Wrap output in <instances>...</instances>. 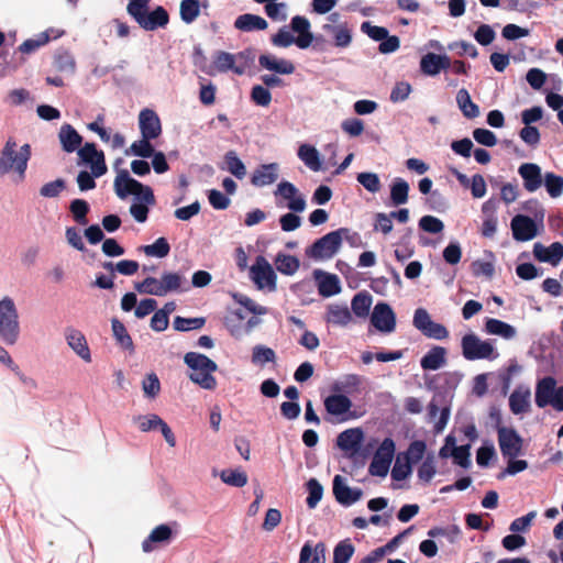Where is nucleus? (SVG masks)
Segmentation results:
<instances>
[{"label":"nucleus","mask_w":563,"mask_h":563,"mask_svg":"<svg viewBox=\"0 0 563 563\" xmlns=\"http://www.w3.org/2000/svg\"><path fill=\"white\" fill-rule=\"evenodd\" d=\"M394 454H395V442L391 438H386L383 440V442L378 446L374 456L382 461L388 462V464L390 465L391 461L394 459Z\"/></svg>","instance_id":"64"},{"label":"nucleus","mask_w":563,"mask_h":563,"mask_svg":"<svg viewBox=\"0 0 563 563\" xmlns=\"http://www.w3.org/2000/svg\"><path fill=\"white\" fill-rule=\"evenodd\" d=\"M372 324L382 332H393L396 328V316L388 303L378 302L371 316Z\"/></svg>","instance_id":"14"},{"label":"nucleus","mask_w":563,"mask_h":563,"mask_svg":"<svg viewBox=\"0 0 563 563\" xmlns=\"http://www.w3.org/2000/svg\"><path fill=\"white\" fill-rule=\"evenodd\" d=\"M427 417L429 422H434V431L441 432L448 423L450 417V408L443 407L440 410L437 399L433 398L428 405Z\"/></svg>","instance_id":"32"},{"label":"nucleus","mask_w":563,"mask_h":563,"mask_svg":"<svg viewBox=\"0 0 563 563\" xmlns=\"http://www.w3.org/2000/svg\"><path fill=\"white\" fill-rule=\"evenodd\" d=\"M323 552L324 544L322 542H319L316 545L314 553H312L311 545L309 543H306L301 548L298 563H324Z\"/></svg>","instance_id":"41"},{"label":"nucleus","mask_w":563,"mask_h":563,"mask_svg":"<svg viewBox=\"0 0 563 563\" xmlns=\"http://www.w3.org/2000/svg\"><path fill=\"white\" fill-rule=\"evenodd\" d=\"M81 143H62L63 150L73 153L78 150V156L81 162L89 164L95 177H101L108 170L102 151L96 148V143H85V146L78 148Z\"/></svg>","instance_id":"7"},{"label":"nucleus","mask_w":563,"mask_h":563,"mask_svg":"<svg viewBox=\"0 0 563 563\" xmlns=\"http://www.w3.org/2000/svg\"><path fill=\"white\" fill-rule=\"evenodd\" d=\"M279 176L277 163L260 165L251 176V184L255 187H264L274 184Z\"/></svg>","instance_id":"23"},{"label":"nucleus","mask_w":563,"mask_h":563,"mask_svg":"<svg viewBox=\"0 0 563 563\" xmlns=\"http://www.w3.org/2000/svg\"><path fill=\"white\" fill-rule=\"evenodd\" d=\"M362 490L360 488H351L343 483L341 475H335L333 478V495L338 503L344 506H351L362 497Z\"/></svg>","instance_id":"19"},{"label":"nucleus","mask_w":563,"mask_h":563,"mask_svg":"<svg viewBox=\"0 0 563 563\" xmlns=\"http://www.w3.org/2000/svg\"><path fill=\"white\" fill-rule=\"evenodd\" d=\"M220 478L223 483L233 487H243L247 484L246 473L239 470H223Z\"/></svg>","instance_id":"49"},{"label":"nucleus","mask_w":563,"mask_h":563,"mask_svg":"<svg viewBox=\"0 0 563 563\" xmlns=\"http://www.w3.org/2000/svg\"><path fill=\"white\" fill-rule=\"evenodd\" d=\"M420 69L423 74L429 76L438 75L441 71L438 62V54L428 53L424 56H422L420 60Z\"/></svg>","instance_id":"57"},{"label":"nucleus","mask_w":563,"mask_h":563,"mask_svg":"<svg viewBox=\"0 0 563 563\" xmlns=\"http://www.w3.org/2000/svg\"><path fill=\"white\" fill-rule=\"evenodd\" d=\"M234 27L242 32L264 31L268 27V23L260 15L244 13L235 19Z\"/></svg>","instance_id":"29"},{"label":"nucleus","mask_w":563,"mask_h":563,"mask_svg":"<svg viewBox=\"0 0 563 563\" xmlns=\"http://www.w3.org/2000/svg\"><path fill=\"white\" fill-rule=\"evenodd\" d=\"M531 391L529 387L518 386L509 396V408L514 415H522L530 411Z\"/></svg>","instance_id":"28"},{"label":"nucleus","mask_w":563,"mask_h":563,"mask_svg":"<svg viewBox=\"0 0 563 563\" xmlns=\"http://www.w3.org/2000/svg\"><path fill=\"white\" fill-rule=\"evenodd\" d=\"M69 210L73 214L74 220L80 224L85 225L88 223L87 214L90 210L89 203L84 199H74L70 202Z\"/></svg>","instance_id":"48"},{"label":"nucleus","mask_w":563,"mask_h":563,"mask_svg":"<svg viewBox=\"0 0 563 563\" xmlns=\"http://www.w3.org/2000/svg\"><path fill=\"white\" fill-rule=\"evenodd\" d=\"M325 321L333 325L345 327L352 321V313L346 306L330 305L327 309Z\"/></svg>","instance_id":"33"},{"label":"nucleus","mask_w":563,"mask_h":563,"mask_svg":"<svg viewBox=\"0 0 563 563\" xmlns=\"http://www.w3.org/2000/svg\"><path fill=\"white\" fill-rule=\"evenodd\" d=\"M139 124L143 139L142 141H151L153 139H157L161 135V120L154 110H142L139 115Z\"/></svg>","instance_id":"16"},{"label":"nucleus","mask_w":563,"mask_h":563,"mask_svg":"<svg viewBox=\"0 0 563 563\" xmlns=\"http://www.w3.org/2000/svg\"><path fill=\"white\" fill-rule=\"evenodd\" d=\"M111 323L113 336L115 338L118 344H120L125 350L133 351L134 344L124 324L115 318L112 319Z\"/></svg>","instance_id":"45"},{"label":"nucleus","mask_w":563,"mask_h":563,"mask_svg":"<svg viewBox=\"0 0 563 563\" xmlns=\"http://www.w3.org/2000/svg\"><path fill=\"white\" fill-rule=\"evenodd\" d=\"M446 362V350L443 346H433L421 358L420 365L424 371H437Z\"/></svg>","instance_id":"31"},{"label":"nucleus","mask_w":563,"mask_h":563,"mask_svg":"<svg viewBox=\"0 0 563 563\" xmlns=\"http://www.w3.org/2000/svg\"><path fill=\"white\" fill-rule=\"evenodd\" d=\"M142 189V184L132 178L128 170L122 169L114 179V191L121 199H125L129 195L137 194Z\"/></svg>","instance_id":"26"},{"label":"nucleus","mask_w":563,"mask_h":563,"mask_svg":"<svg viewBox=\"0 0 563 563\" xmlns=\"http://www.w3.org/2000/svg\"><path fill=\"white\" fill-rule=\"evenodd\" d=\"M53 66L59 73L73 74L76 68V62L74 56L69 52L62 51L55 54L53 59Z\"/></svg>","instance_id":"44"},{"label":"nucleus","mask_w":563,"mask_h":563,"mask_svg":"<svg viewBox=\"0 0 563 563\" xmlns=\"http://www.w3.org/2000/svg\"><path fill=\"white\" fill-rule=\"evenodd\" d=\"M363 440V430L361 428H351L338 435L336 445L344 452L355 454L360 451Z\"/></svg>","instance_id":"18"},{"label":"nucleus","mask_w":563,"mask_h":563,"mask_svg":"<svg viewBox=\"0 0 563 563\" xmlns=\"http://www.w3.org/2000/svg\"><path fill=\"white\" fill-rule=\"evenodd\" d=\"M275 265L279 273L290 276L299 269L300 262L294 255L279 253L275 258Z\"/></svg>","instance_id":"37"},{"label":"nucleus","mask_w":563,"mask_h":563,"mask_svg":"<svg viewBox=\"0 0 563 563\" xmlns=\"http://www.w3.org/2000/svg\"><path fill=\"white\" fill-rule=\"evenodd\" d=\"M350 230L340 228L331 231L322 238L316 240L312 245L307 249L306 254L314 260L331 258L341 247L343 238L349 240Z\"/></svg>","instance_id":"5"},{"label":"nucleus","mask_w":563,"mask_h":563,"mask_svg":"<svg viewBox=\"0 0 563 563\" xmlns=\"http://www.w3.org/2000/svg\"><path fill=\"white\" fill-rule=\"evenodd\" d=\"M434 456L428 455L418 468V477L424 483H429L435 475Z\"/></svg>","instance_id":"63"},{"label":"nucleus","mask_w":563,"mask_h":563,"mask_svg":"<svg viewBox=\"0 0 563 563\" xmlns=\"http://www.w3.org/2000/svg\"><path fill=\"white\" fill-rule=\"evenodd\" d=\"M184 361L192 371L189 378L203 389L213 390L217 387V379L212 375L218 369L214 361L205 354L188 352L185 354Z\"/></svg>","instance_id":"1"},{"label":"nucleus","mask_w":563,"mask_h":563,"mask_svg":"<svg viewBox=\"0 0 563 563\" xmlns=\"http://www.w3.org/2000/svg\"><path fill=\"white\" fill-rule=\"evenodd\" d=\"M261 68L277 75H291L296 70L295 64L286 58H279L274 54H261L258 57Z\"/></svg>","instance_id":"17"},{"label":"nucleus","mask_w":563,"mask_h":563,"mask_svg":"<svg viewBox=\"0 0 563 563\" xmlns=\"http://www.w3.org/2000/svg\"><path fill=\"white\" fill-rule=\"evenodd\" d=\"M471 445H460V446H453L451 450V456L453 457V461L455 464L463 468H467L471 465Z\"/></svg>","instance_id":"56"},{"label":"nucleus","mask_w":563,"mask_h":563,"mask_svg":"<svg viewBox=\"0 0 563 563\" xmlns=\"http://www.w3.org/2000/svg\"><path fill=\"white\" fill-rule=\"evenodd\" d=\"M205 323H206V319L202 317H200V318H184V317L177 316L174 319L175 330L181 331V332L201 329L205 325Z\"/></svg>","instance_id":"51"},{"label":"nucleus","mask_w":563,"mask_h":563,"mask_svg":"<svg viewBox=\"0 0 563 563\" xmlns=\"http://www.w3.org/2000/svg\"><path fill=\"white\" fill-rule=\"evenodd\" d=\"M290 26L294 32L298 33L296 45L302 49L309 47L313 41L309 20L305 16L296 15L291 19Z\"/></svg>","instance_id":"27"},{"label":"nucleus","mask_w":563,"mask_h":563,"mask_svg":"<svg viewBox=\"0 0 563 563\" xmlns=\"http://www.w3.org/2000/svg\"><path fill=\"white\" fill-rule=\"evenodd\" d=\"M65 188L66 181L63 178H57L43 185L40 189V195L44 198H56Z\"/></svg>","instance_id":"59"},{"label":"nucleus","mask_w":563,"mask_h":563,"mask_svg":"<svg viewBox=\"0 0 563 563\" xmlns=\"http://www.w3.org/2000/svg\"><path fill=\"white\" fill-rule=\"evenodd\" d=\"M287 5L284 2H271L265 4L264 10L267 16L273 21L283 22L287 19Z\"/></svg>","instance_id":"62"},{"label":"nucleus","mask_w":563,"mask_h":563,"mask_svg":"<svg viewBox=\"0 0 563 563\" xmlns=\"http://www.w3.org/2000/svg\"><path fill=\"white\" fill-rule=\"evenodd\" d=\"M251 278L255 283L258 289L267 288L269 291H275L277 288V276L267 262V260L258 255L255 263L250 268Z\"/></svg>","instance_id":"9"},{"label":"nucleus","mask_w":563,"mask_h":563,"mask_svg":"<svg viewBox=\"0 0 563 563\" xmlns=\"http://www.w3.org/2000/svg\"><path fill=\"white\" fill-rule=\"evenodd\" d=\"M512 236L516 241H530L538 234V228L533 219L528 216L517 214L511 219Z\"/></svg>","instance_id":"15"},{"label":"nucleus","mask_w":563,"mask_h":563,"mask_svg":"<svg viewBox=\"0 0 563 563\" xmlns=\"http://www.w3.org/2000/svg\"><path fill=\"white\" fill-rule=\"evenodd\" d=\"M276 354L273 349L265 345H255L252 353V362L254 364H265L275 362Z\"/></svg>","instance_id":"55"},{"label":"nucleus","mask_w":563,"mask_h":563,"mask_svg":"<svg viewBox=\"0 0 563 563\" xmlns=\"http://www.w3.org/2000/svg\"><path fill=\"white\" fill-rule=\"evenodd\" d=\"M409 184L402 178H395L390 186V200L395 206L408 201Z\"/></svg>","instance_id":"38"},{"label":"nucleus","mask_w":563,"mask_h":563,"mask_svg":"<svg viewBox=\"0 0 563 563\" xmlns=\"http://www.w3.org/2000/svg\"><path fill=\"white\" fill-rule=\"evenodd\" d=\"M49 42V35L46 32H43L38 35L37 38H29L24 41L20 46L19 51L23 54H31L35 52L41 46L47 44Z\"/></svg>","instance_id":"61"},{"label":"nucleus","mask_w":563,"mask_h":563,"mask_svg":"<svg viewBox=\"0 0 563 563\" xmlns=\"http://www.w3.org/2000/svg\"><path fill=\"white\" fill-rule=\"evenodd\" d=\"M498 444L504 457H517L522 453L523 440L512 428L498 427Z\"/></svg>","instance_id":"11"},{"label":"nucleus","mask_w":563,"mask_h":563,"mask_svg":"<svg viewBox=\"0 0 563 563\" xmlns=\"http://www.w3.org/2000/svg\"><path fill=\"white\" fill-rule=\"evenodd\" d=\"M173 531L167 525H159L155 527L148 537L142 542L144 552H152L154 550L153 543L167 542L172 538Z\"/></svg>","instance_id":"35"},{"label":"nucleus","mask_w":563,"mask_h":563,"mask_svg":"<svg viewBox=\"0 0 563 563\" xmlns=\"http://www.w3.org/2000/svg\"><path fill=\"white\" fill-rule=\"evenodd\" d=\"M134 20L144 31H155L168 24L169 14L165 8L158 5L152 11L145 10Z\"/></svg>","instance_id":"13"},{"label":"nucleus","mask_w":563,"mask_h":563,"mask_svg":"<svg viewBox=\"0 0 563 563\" xmlns=\"http://www.w3.org/2000/svg\"><path fill=\"white\" fill-rule=\"evenodd\" d=\"M456 102L459 104L460 110L466 118L474 119L479 115V108L476 103L472 101L470 93L466 89L462 88L457 91Z\"/></svg>","instance_id":"36"},{"label":"nucleus","mask_w":563,"mask_h":563,"mask_svg":"<svg viewBox=\"0 0 563 563\" xmlns=\"http://www.w3.org/2000/svg\"><path fill=\"white\" fill-rule=\"evenodd\" d=\"M361 383V376L356 374H349L343 378L342 382L334 384L332 390L338 393L345 391L347 394H351L358 390Z\"/></svg>","instance_id":"52"},{"label":"nucleus","mask_w":563,"mask_h":563,"mask_svg":"<svg viewBox=\"0 0 563 563\" xmlns=\"http://www.w3.org/2000/svg\"><path fill=\"white\" fill-rule=\"evenodd\" d=\"M544 187L551 198H558L563 194V177L548 172L543 178Z\"/></svg>","instance_id":"46"},{"label":"nucleus","mask_w":563,"mask_h":563,"mask_svg":"<svg viewBox=\"0 0 563 563\" xmlns=\"http://www.w3.org/2000/svg\"><path fill=\"white\" fill-rule=\"evenodd\" d=\"M412 323L427 338L444 340L449 336L448 329L443 324L434 322L424 308L416 309Z\"/></svg>","instance_id":"10"},{"label":"nucleus","mask_w":563,"mask_h":563,"mask_svg":"<svg viewBox=\"0 0 563 563\" xmlns=\"http://www.w3.org/2000/svg\"><path fill=\"white\" fill-rule=\"evenodd\" d=\"M518 173L523 180V187L527 191L534 192L541 187L543 177L539 165L525 163L519 167Z\"/></svg>","instance_id":"21"},{"label":"nucleus","mask_w":563,"mask_h":563,"mask_svg":"<svg viewBox=\"0 0 563 563\" xmlns=\"http://www.w3.org/2000/svg\"><path fill=\"white\" fill-rule=\"evenodd\" d=\"M533 255L539 262L550 263L556 266L563 258V244L553 242L550 246H544L541 243L533 245Z\"/></svg>","instance_id":"22"},{"label":"nucleus","mask_w":563,"mask_h":563,"mask_svg":"<svg viewBox=\"0 0 563 563\" xmlns=\"http://www.w3.org/2000/svg\"><path fill=\"white\" fill-rule=\"evenodd\" d=\"M224 161L227 164V169L236 178L242 179L246 175V168L244 163L238 157L236 153L234 151H229L225 156Z\"/></svg>","instance_id":"47"},{"label":"nucleus","mask_w":563,"mask_h":563,"mask_svg":"<svg viewBox=\"0 0 563 563\" xmlns=\"http://www.w3.org/2000/svg\"><path fill=\"white\" fill-rule=\"evenodd\" d=\"M325 411L330 416L339 417L340 422L353 419L356 416L351 412L352 401L343 394H333L328 396L323 401Z\"/></svg>","instance_id":"12"},{"label":"nucleus","mask_w":563,"mask_h":563,"mask_svg":"<svg viewBox=\"0 0 563 563\" xmlns=\"http://www.w3.org/2000/svg\"><path fill=\"white\" fill-rule=\"evenodd\" d=\"M275 195L289 200L287 207L294 212H302L306 208V200L302 196L298 195V189L289 181L279 183Z\"/></svg>","instance_id":"20"},{"label":"nucleus","mask_w":563,"mask_h":563,"mask_svg":"<svg viewBox=\"0 0 563 563\" xmlns=\"http://www.w3.org/2000/svg\"><path fill=\"white\" fill-rule=\"evenodd\" d=\"M140 251L147 256L163 258L169 254L170 245L165 238H158L153 244L142 245Z\"/></svg>","instance_id":"42"},{"label":"nucleus","mask_w":563,"mask_h":563,"mask_svg":"<svg viewBox=\"0 0 563 563\" xmlns=\"http://www.w3.org/2000/svg\"><path fill=\"white\" fill-rule=\"evenodd\" d=\"M251 100L261 107H268L272 101L271 91L263 85H255L251 90Z\"/></svg>","instance_id":"60"},{"label":"nucleus","mask_w":563,"mask_h":563,"mask_svg":"<svg viewBox=\"0 0 563 563\" xmlns=\"http://www.w3.org/2000/svg\"><path fill=\"white\" fill-rule=\"evenodd\" d=\"M462 354L467 361L494 360L498 356L489 341H482L476 334L468 333L462 338Z\"/></svg>","instance_id":"8"},{"label":"nucleus","mask_w":563,"mask_h":563,"mask_svg":"<svg viewBox=\"0 0 563 563\" xmlns=\"http://www.w3.org/2000/svg\"><path fill=\"white\" fill-rule=\"evenodd\" d=\"M16 145L18 143H5L0 156V176L15 172L20 178L24 177L31 156V147L29 143H24L19 148Z\"/></svg>","instance_id":"3"},{"label":"nucleus","mask_w":563,"mask_h":563,"mask_svg":"<svg viewBox=\"0 0 563 563\" xmlns=\"http://www.w3.org/2000/svg\"><path fill=\"white\" fill-rule=\"evenodd\" d=\"M213 66L219 73H227L231 70L239 76L244 74V67L236 66L235 55L224 51L216 52L213 56Z\"/></svg>","instance_id":"30"},{"label":"nucleus","mask_w":563,"mask_h":563,"mask_svg":"<svg viewBox=\"0 0 563 563\" xmlns=\"http://www.w3.org/2000/svg\"><path fill=\"white\" fill-rule=\"evenodd\" d=\"M427 450V445L421 440H415L409 444V448L406 452V462L410 465L418 463L422 460Z\"/></svg>","instance_id":"54"},{"label":"nucleus","mask_w":563,"mask_h":563,"mask_svg":"<svg viewBox=\"0 0 563 563\" xmlns=\"http://www.w3.org/2000/svg\"><path fill=\"white\" fill-rule=\"evenodd\" d=\"M179 14L186 24L192 23L200 14V2L198 0H183L179 5Z\"/></svg>","instance_id":"43"},{"label":"nucleus","mask_w":563,"mask_h":563,"mask_svg":"<svg viewBox=\"0 0 563 563\" xmlns=\"http://www.w3.org/2000/svg\"><path fill=\"white\" fill-rule=\"evenodd\" d=\"M20 335L19 313L12 298L0 300V339L8 345L18 342Z\"/></svg>","instance_id":"4"},{"label":"nucleus","mask_w":563,"mask_h":563,"mask_svg":"<svg viewBox=\"0 0 563 563\" xmlns=\"http://www.w3.org/2000/svg\"><path fill=\"white\" fill-rule=\"evenodd\" d=\"M185 277L177 272H164L159 279L146 277L135 284V289L140 294L153 295L157 297L166 296L168 292L181 290Z\"/></svg>","instance_id":"2"},{"label":"nucleus","mask_w":563,"mask_h":563,"mask_svg":"<svg viewBox=\"0 0 563 563\" xmlns=\"http://www.w3.org/2000/svg\"><path fill=\"white\" fill-rule=\"evenodd\" d=\"M357 181L369 192H378L382 188L379 177L375 173H360Z\"/></svg>","instance_id":"58"},{"label":"nucleus","mask_w":563,"mask_h":563,"mask_svg":"<svg viewBox=\"0 0 563 563\" xmlns=\"http://www.w3.org/2000/svg\"><path fill=\"white\" fill-rule=\"evenodd\" d=\"M485 331L489 334L499 335L506 340H511L517 334L515 327L495 318H488L486 320Z\"/></svg>","instance_id":"34"},{"label":"nucleus","mask_w":563,"mask_h":563,"mask_svg":"<svg viewBox=\"0 0 563 563\" xmlns=\"http://www.w3.org/2000/svg\"><path fill=\"white\" fill-rule=\"evenodd\" d=\"M65 336L69 347L84 361L90 362L91 354L85 335L75 328H66Z\"/></svg>","instance_id":"25"},{"label":"nucleus","mask_w":563,"mask_h":563,"mask_svg":"<svg viewBox=\"0 0 563 563\" xmlns=\"http://www.w3.org/2000/svg\"><path fill=\"white\" fill-rule=\"evenodd\" d=\"M298 156L311 170L318 172L321 168L319 153L313 146L302 144L298 150Z\"/></svg>","instance_id":"39"},{"label":"nucleus","mask_w":563,"mask_h":563,"mask_svg":"<svg viewBox=\"0 0 563 563\" xmlns=\"http://www.w3.org/2000/svg\"><path fill=\"white\" fill-rule=\"evenodd\" d=\"M371 306L372 296L366 291L356 294L351 302L352 311L358 318L367 317Z\"/></svg>","instance_id":"40"},{"label":"nucleus","mask_w":563,"mask_h":563,"mask_svg":"<svg viewBox=\"0 0 563 563\" xmlns=\"http://www.w3.org/2000/svg\"><path fill=\"white\" fill-rule=\"evenodd\" d=\"M534 401L539 408L553 407L556 411H563V386L556 387V380L552 376H545L537 382Z\"/></svg>","instance_id":"6"},{"label":"nucleus","mask_w":563,"mask_h":563,"mask_svg":"<svg viewBox=\"0 0 563 563\" xmlns=\"http://www.w3.org/2000/svg\"><path fill=\"white\" fill-rule=\"evenodd\" d=\"M313 276L318 280V292L320 296L328 298L341 291L340 279L336 275L316 269Z\"/></svg>","instance_id":"24"},{"label":"nucleus","mask_w":563,"mask_h":563,"mask_svg":"<svg viewBox=\"0 0 563 563\" xmlns=\"http://www.w3.org/2000/svg\"><path fill=\"white\" fill-rule=\"evenodd\" d=\"M307 489L308 497L306 499V503L308 508L313 509L322 498L323 487L316 478H310L307 482Z\"/></svg>","instance_id":"50"},{"label":"nucleus","mask_w":563,"mask_h":563,"mask_svg":"<svg viewBox=\"0 0 563 563\" xmlns=\"http://www.w3.org/2000/svg\"><path fill=\"white\" fill-rule=\"evenodd\" d=\"M354 553V547L349 540L341 541L333 551V563H347Z\"/></svg>","instance_id":"53"}]
</instances>
